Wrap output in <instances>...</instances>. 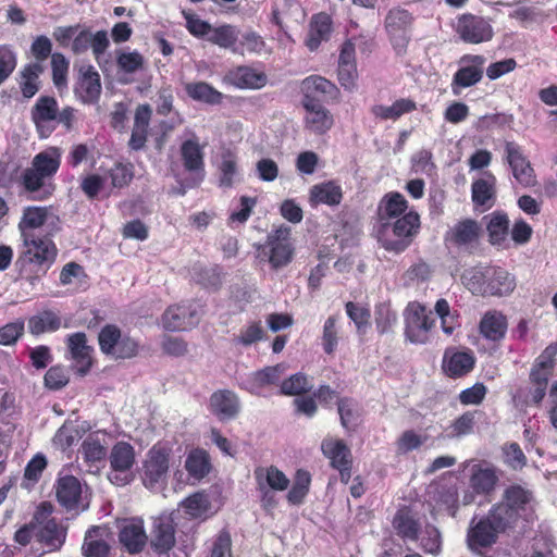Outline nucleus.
<instances>
[{
	"mask_svg": "<svg viewBox=\"0 0 557 557\" xmlns=\"http://www.w3.org/2000/svg\"><path fill=\"white\" fill-rule=\"evenodd\" d=\"M397 533L407 540H416L418 536L419 524L408 511L399 510L393 521Z\"/></svg>",
	"mask_w": 557,
	"mask_h": 557,
	"instance_id": "nucleus-62",
	"label": "nucleus"
},
{
	"mask_svg": "<svg viewBox=\"0 0 557 557\" xmlns=\"http://www.w3.org/2000/svg\"><path fill=\"white\" fill-rule=\"evenodd\" d=\"M100 351L117 359H132L139 354V342L128 334H123L115 324H106L98 334Z\"/></svg>",
	"mask_w": 557,
	"mask_h": 557,
	"instance_id": "nucleus-4",
	"label": "nucleus"
},
{
	"mask_svg": "<svg viewBox=\"0 0 557 557\" xmlns=\"http://www.w3.org/2000/svg\"><path fill=\"white\" fill-rule=\"evenodd\" d=\"M504 498L503 504L492 509V518L498 525H510L518 517H528L532 511V494L519 485L507 488Z\"/></svg>",
	"mask_w": 557,
	"mask_h": 557,
	"instance_id": "nucleus-3",
	"label": "nucleus"
},
{
	"mask_svg": "<svg viewBox=\"0 0 557 557\" xmlns=\"http://www.w3.org/2000/svg\"><path fill=\"white\" fill-rule=\"evenodd\" d=\"M184 468L187 471L188 480L195 484L209 474L212 463L208 455H187Z\"/></svg>",
	"mask_w": 557,
	"mask_h": 557,
	"instance_id": "nucleus-47",
	"label": "nucleus"
},
{
	"mask_svg": "<svg viewBox=\"0 0 557 557\" xmlns=\"http://www.w3.org/2000/svg\"><path fill=\"white\" fill-rule=\"evenodd\" d=\"M304 91L302 101L315 100L322 103L323 101L336 100L339 96L337 86L320 75H310L301 83Z\"/></svg>",
	"mask_w": 557,
	"mask_h": 557,
	"instance_id": "nucleus-21",
	"label": "nucleus"
},
{
	"mask_svg": "<svg viewBox=\"0 0 557 557\" xmlns=\"http://www.w3.org/2000/svg\"><path fill=\"white\" fill-rule=\"evenodd\" d=\"M414 21V15L401 7H394L386 13L384 29L397 54L406 52Z\"/></svg>",
	"mask_w": 557,
	"mask_h": 557,
	"instance_id": "nucleus-6",
	"label": "nucleus"
},
{
	"mask_svg": "<svg viewBox=\"0 0 557 557\" xmlns=\"http://www.w3.org/2000/svg\"><path fill=\"white\" fill-rule=\"evenodd\" d=\"M337 322L336 315H330L323 324L321 345L326 355H333L337 349L339 343Z\"/></svg>",
	"mask_w": 557,
	"mask_h": 557,
	"instance_id": "nucleus-57",
	"label": "nucleus"
},
{
	"mask_svg": "<svg viewBox=\"0 0 557 557\" xmlns=\"http://www.w3.org/2000/svg\"><path fill=\"white\" fill-rule=\"evenodd\" d=\"M210 410L220 420L235 418L239 411L236 394L228 389L214 392L210 397Z\"/></svg>",
	"mask_w": 557,
	"mask_h": 557,
	"instance_id": "nucleus-30",
	"label": "nucleus"
},
{
	"mask_svg": "<svg viewBox=\"0 0 557 557\" xmlns=\"http://www.w3.org/2000/svg\"><path fill=\"white\" fill-rule=\"evenodd\" d=\"M397 312L392 308L389 301H383L374 308V322L379 334H387L393 331L397 324Z\"/></svg>",
	"mask_w": 557,
	"mask_h": 557,
	"instance_id": "nucleus-48",
	"label": "nucleus"
},
{
	"mask_svg": "<svg viewBox=\"0 0 557 557\" xmlns=\"http://www.w3.org/2000/svg\"><path fill=\"white\" fill-rule=\"evenodd\" d=\"M337 410L341 423L346 430H355L361 423V408L354 398H339L337 400Z\"/></svg>",
	"mask_w": 557,
	"mask_h": 557,
	"instance_id": "nucleus-45",
	"label": "nucleus"
},
{
	"mask_svg": "<svg viewBox=\"0 0 557 557\" xmlns=\"http://www.w3.org/2000/svg\"><path fill=\"white\" fill-rule=\"evenodd\" d=\"M306 111L304 117L305 128L315 135H324L334 124L332 113L319 101H302Z\"/></svg>",
	"mask_w": 557,
	"mask_h": 557,
	"instance_id": "nucleus-20",
	"label": "nucleus"
},
{
	"mask_svg": "<svg viewBox=\"0 0 557 557\" xmlns=\"http://www.w3.org/2000/svg\"><path fill=\"white\" fill-rule=\"evenodd\" d=\"M268 256V261L273 270L282 269L288 265L295 253L294 246L290 242V227L281 225L273 230L267 236L263 250Z\"/></svg>",
	"mask_w": 557,
	"mask_h": 557,
	"instance_id": "nucleus-8",
	"label": "nucleus"
},
{
	"mask_svg": "<svg viewBox=\"0 0 557 557\" xmlns=\"http://www.w3.org/2000/svg\"><path fill=\"white\" fill-rule=\"evenodd\" d=\"M66 346L70 359L73 360V369L79 376H85L92 368L91 354L94 348L87 344V336L84 332H76L67 335Z\"/></svg>",
	"mask_w": 557,
	"mask_h": 557,
	"instance_id": "nucleus-16",
	"label": "nucleus"
},
{
	"mask_svg": "<svg viewBox=\"0 0 557 557\" xmlns=\"http://www.w3.org/2000/svg\"><path fill=\"white\" fill-rule=\"evenodd\" d=\"M552 374V370L540 369V367L532 366L529 377L533 385V388L530 391V396L534 404H540L544 399Z\"/></svg>",
	"mask_w": 557,
	"mask_h": 557,
	"instance_id": "nucleus-52",
	"label": "nucleus"
},
{
	"mask_svg": "<svg viewBox=\"0 0 557 557\" xmlns=\"http://www.w3.org/2000/svg\"><path fill=\"white\" fill-rule=\"evenodd\" d=\"M490 267H472L461 274V282L473 295L486 296Z\"/></svg>",
	"mask_w": 557,
	"mask_h": 557,
	"instance_id": "nucleus-44",
	"label": "nucleus"
},
{
	"mask_svg": "<svg viewBox=\"0 0 557 557\" xmlns=\"http://www.w3.org/2000/svg\"><path fill=\"white\" fill-rule=\"evenodd\" d=\"M436 508L445 510L451 517L456 516L458 508V487L456 484L442 486L436 492Z\"/></svg>",
	"mask_w": 557,
	"mask_h": 557,
	"instance_id": "nucleus-55",
	"label": "nucleus"
},
{
	"mask_svg": "<svg viewBox=\"0 0 557 557\" xmlns=\"http://www.w3.org/2000/svg\"><path fill=\"white\" fill-rule=\"evenodd\" d=\"M108 532L101 527H91L85 534L82 546L85 557H108L110 545L107 541Z\"/></svg>",
	"mask_w": 557,
	"mask_h": 557,
	"instance_id": "nucleus-35",
	"label": "nucleus"
},
{
	"mask_svg": "<svg viewBox=\"0 0 557 557\" xmlns=\"http://www.w3.org/2000/svg\"><path fill=\"white\" fill-rule=\"evenodd\" d=\"M312 388L307 374L297 372L284 379L280 384V393L285 396H301Z\"/></svg>",
	"mask_w": 557,
	"mask_h": 557,
	"instance_id": "nucleus-53",
	"label": "nucleus"
},
{
	"mask_svg": "<svg viewBox=\"0 0 557 557\" xmlns=\"http://www.w3.org/2000/svg\"><path fill=\"white\" fill-rule=\"evenodd\" d=\"M134 165L131 162H115L108 171L113 188L122 189L127 187L134 178Z\"/></svg>",
	"mask_w": 557,
	"mask_h": 557,
	"instance_id": "nucleus-59",
	"label": "nucleus"
},
{
	"mask_svg": "<svg viewBox=\"0 0 557 557\" xmlns=\"http://www.w3.org/2000/svg\"><path fill=\"white\" fill-rule=\"evenodd\" d=\"M21 184L24 190L29 194L28 199L35 201L49 199L55 190V184L48 181L44 175L38 174L32 166L23 171Z\"/></svg>",
	"mask_w": 557,
	"mask_h": 557,
	"instance_id": "nucleus-25",
	"label": "nucleus"
},
{
	"mask_svg": "<svg viewBox=\"0 0 557 557\" xmlns=\"http://www.w3.org/2000/svg\"><path fill=\"white\" fill-rule=\"evenodd\" d=\"M286 370L284 363L265 367L252 373L250 383L253 388H262L269 385H275L280 382L283 373Z\"/></svg>",
	"mask_w": 557,
	"mask_h": 557,
	"instance_id": "nucleus-54",
	"label": "nucleus"
},
{
	"mask_svg": "<svg viewBox=\"0 0 557 557\" xmlns=\"http://www.w3.org/2000/svg\"><path fill=\"white\" fill-rule=\"evenodd\" d=\"M119 541L128 554L141 553L148 542L144 520L139 517H133L120 521Z\"/></svg>",
	"mask_w": 557,
	"mask_h": 557,
	"instance_id": "nucleus-13",
	"label": "nucleus"
},
{
	"mask_svg": "<svg viewBox=\"0 0 557 557\" xmlns=\"http://www.w3.org/2000/svg\"><path fill=\"white\" fill-rule=\"evenodd\" d=\"M475 362L476 359L471 349L447 348L443 356L442 369L448 377L460 379L474 369Z\"/></svg>",
	"mask_w": 557,
	"mask_h": 557,
	"instance_id": "nucleus-17",
	"label": "nucleus"
},
{
	"mask_svg": "<svg viewBox=\"0 0 557 557\" xmlns=\"http://www.w3.org/2000/svg\"><path fill=\"white\" fill-rule=\"evenodd\" d=\"M456 33L465 42L474 45L490 41L494 35L493 27L488 21L470 13L458 17Z\"/></svg>",
	"mask_w": 557,
	"mask_h": 557,
	"instance_id": "nucleus-11",
	"label": "nucleus"
},
{
	"mask_svg": "<svg viewBox=\"0 0 557 557\" xmlns=\"http://www.w3.org/2000/svg\"><path fill=\"white\" fill-rule=\"evenodd\" d=\"M76 98L84 104H95L101 95V79L91 64L82 65L74 86Z\"/></svg>",
	"mask_w": 557,
	"mask_h": 557,
	"instance_id": "nucleus-14",
	"label": "nucleus"
},
{
	"mask_svg": "<svg viewBox=\"0 0 557 557\" xmlns=\"http://www.w3.org/2000/svg\"><path fill=\"white\" fill-rule=\"evenodd\" d=\"M82 438L79 429L73 423H64L53 436L55 449L65 451Z\"/></svg>",
	"mask_w": 557,
	"mask_h": 557,
	"instance_id": "nucleus-58",
	"label": "nucleus"
},
{
	"mask_svg": "<svg viewBox=\"0 0 557 557\" xmlns=\"http://www.w3.org/2000/svg\"><path fill=\"white\" fill-rule=\"evenodd\" d=\"M181 507L190 518L206 519L210 513L211 504L208 495L203 492H197L185 498L181 503Z\"/></svg>",
	"mask_w": 557,
	"mask_h": 557,
	"instance_id": "nucleus-46",
	"label": "nucleus"
},
{
	"mask_svg": "<svg viewBox=\"0 0 557 557\" xmlns=\"http://www.w3.org/2000/svg\"><path fill=\"white\" fill-rule=\"evenodd\" d=\"M114 436L103 430H97L87 435L82 444L83 453H107L113 444Z\"/></svg>",
	"mask_w": 557,
	"mask_h": 557,
	"instance_id": "nucleus-56",
	"label": "nucleus"
},
{
	"mask_svg": "<svg viewBox=\"0 0 557 557\" xmlns=\"http://www.w3.org/2000/svg\"><path fill=\"white\" fill-rule=\"evenodd\" d=\"M311 474L304 469L296 471L293 485L287 493V500L290 505L298 506L304 503L309 493Z\"/></svg>",
	"mask_w": 557,
	"mask_h": 557,
	"instance_id": "nucleus-49",
	"label": "nucleus"
},
{
	"mask_svg": "<svg viewBox=\"0 0 557 557\" xmlns=\"http://www.w3.org/2000/svg\"><path fill=\"white\" fill-rule=\"evenodd\" d=\"M110 46L108 33L98 30L91 33L89 28H79L74 35L71 44V51L75 55L84 54L91 49L96 60H99Z\"/></svg>",
	"mask_w": 557,
	"mask_h": 557,
	"instance_id": "nucleus-15",
	"label": "nucleus"
},
{
	"mask_svg": "<svg viewBox=\"0 0 557 557\" xmlns=\"http://www.w3.org/2000/svg\"><path fill=\"white\" fill-rule=\"evenodd\" d=\"M207 40L220 48L236 51L235 44L238 40V30L231 24L212 27Z\"/></svg>",
	"mask_w": 557,
	"mask_h": 557,
	"instance_id": "nucleus-50",
	"label": "nucleus"
},
{
	"mask_svg": "<svg viewBox=\"0 0 557 557\" xmlns=\"http://www.w3.org/2000/svg\"><path fill=\"white\" fill-rule=\"evenodd\" d=\"M408 201L403 194L398 191H389L380 200L376 215L379 225L383 222H389L407 213Z\"/></svg>",
	"mask_w": 557,
	"mask_h": 557,
	"instance_id": "nucleus-28",
	"label": "nucleus"
},
{
	"mask_svg": "<svg viewBox=\"0 0 557 557\" xmlns=\"http://www.w3.org/2000/svg\"><path fill=\"white\" fill-rule=\"evenodd\" d=\"M44 66L37 62H32L21 70L18 86L24 98H33L40 89V74Z\"/></svg>",
	"mask_w": 557,
	"mask_h": 557,
	"instance_id": "nucleus-40",
	"label": "nucleus"
},
{
	"mask_svg": "<svg viewBox=\"0 0 557 557\" xmlns=\"http://www.w3.org/2000/svg\"><path fill=\"white\" fill-rule=\"evenodd\" d=\"M17 66V53L10 45H0V86L14 73Z\"/></svg>",
	"mask_w": 557,
	"mask_h": 557,
	"instance_id": "nucleus-63",
	"label": "nucleus"
},
{
	"mask_svg": "<svg viewBox=\"0 0 557 557\" xmlns=\"http://www.w3.org/2000/svg\"><path fill=\"white\" fill-rule=\"evenodd\" d=\"M506 527L507 525H498L491 513L487 520H481L474 527L470 528L467 536L469 547L476 549L492 545L496 541L497 532L504 530Z\"/></svg>",
	"mask_w": 557,
	"mask_h": 557,
	"instance_id": "nucleus-27",
	"label": "nucleus"
},
{
	"mask_svg": "<svg viewBox=\"0 0 557 557\" xmlns=\"http://www.w3.org/2000/svg\"><path fill=\"white\" fill-rule=\"evenodd\" d=\"M498 481V476L493 468L480 467L475 469L470 478V484L478 494H488Z\"/></svg>",
	"mask_w": 557,
	"mask_h": 557,
	"instance_id": "nucleus-51",
	"label": "nucleus"
},
{
	"mask_svg": "<svg viewBox=\"0 0 557 557\" xmlns=\"http://www.w3.org/2000/svg\"><path fill=\"white\" fill-rule=\"evenodd\" d=\"M58 100L53 96H40L30 109V120L39 138H48L55 131Z\"/></svg>",
	"mask_w": 557,
	"mask_h": 557,
	"instance_id": "nucleus-10",
	"label": "nucleus"
},
{
	"mask_svg": "<svg viewBox=\"0 0 557 557\" xmlns=\"http://www.w3.org/2000/svg\"><path fill=\"white\" fill-rule=\"evenodd\" d=\"M404 335L412 344H425L435 326L432 312L419 301H410L404 310Z\"/></svg>",
	"mask_w": 557,
	"mask_h": 557,
	"instance_id": "nucleus-7",
	"label": "nucleus"
},
{
	"mask_svg": "<svg viewBox=\"0 0 557 557\" xmlns=\"http://www.w3.org/2000/svg\"><path fill=\"white\" fill-rule=\"evenodd\" d=\"M496 177L487 171L483 177L472 182L471 200L475 209L483 211L490 210L496 202Z\"/></svg>",
	"mask_w": 557,
	"mask_h": 557,
	"instance_id": "nucleus-24",
	"label": "nucleus"
},
{
	"mask_svg": "<svg viewBox=\"0 0 557 557\" xmlns=\"http://www.w3.org/2000/svg\"><path fill=\"white\" fill-rule=\"evenodd\" d=\"M205 145L199 143V138L193 134L190 138L182 141L180 146V157L184 170L195 176L196 184H200L205 178Z\"/></svg>",
	"mask_w": 557,
	"mask_h": 557,
	"instance_id": "nucleus-12",
	"label": "nucleus"
},
{
	"mask_svg": "<svg viewBox=\"0 0 557 557\" xmlns=\"http://www.w3.org/2000/svg\"><path fill=\"white\" fill-rule=\"evenodd\" d=\"M219 171V185L224 188L232 187L238 173V166L236 157L231 151L222 156Z\"/></svg>",
	"mask_w": 557,
	"mask_h": 557,
	"instance_id": "nucleus-60",
	"label": "nucleus"
},
{
	"mask_svg": "<svg viewBox=\"0 0 557 557\" xmlns=\"http://www.w3.org/2000/svg\"><path fill=\"white\" fill-rule=\"evenodd\" d=\"M488 242L492 246H504L509 234V218L503 210H496L484 216Z\"/></svg>",
	"mask_w": 557,
	"mask_h": 557,
	"instance_id": "nucleus-32",
	"label": "nucleus"
},
{
	"mask_svg": "<svg viewBox=\"0 0 557 557\" xmlns=\"http://www.w3.org/2000/svg\"><path fill=\"white\" fill-rule=\"evenodd\" d=\"M185 91L195 101L211 106L221 104L224 95L207 82H193L185 85Z\"/></svg>",
	"mask_w": 557,
	"mask_h": 557,
	"instance_id": "nucleus-42",
	"label": "nucleus"
},
{
	"mask_svg": "<svg viewBox=\"0 0 557 557\" xmlns=\"http://www.w3.org/2000/svg\"><path fill=\"white\" fill-rule=\"evenodd\" d=\"M169 469L166 455H148L144 461L143 481L148 488H153L162 482Z\"/></svg>",
	"mask_w": 557,
	"mask_h": 557,
	"instance_id": "nucleus-37",
	"label": "nucleus"
},
{
	"mask_svg": "<svg viewBox=\"0 0 557 557\" xmlns=\"http://www.w3.org/2000/svg\"><path fill=\"white\" fill-rule=\"evenodd\" d=\"M255 479L258 490L269 488L276 492H283L289 486L287 475L274 466L259 467L255 470Z\"/></svg>",
	"mask_w": 557,
	"mask_h": 557,
	"instance_id": "nucleus-34",
	"label": "nucleus"
},
{
	"mask_svg": "<svg viewBox=\"0 0 557 557\" xmlns=\"http://www.w3.org/2000/svg\"><path fill=\"white\" fill-rule=\"evenodd\" d=\"M41 541L51 549H59L65 541V532L54 520H48L40 530Z\"/></svg>",
	"mask_w": 557,
	"mask_h": 557,
	"instance_id": "nucleus-61",
	"label": "nucleus"
},
{
	"mask_svg": "<svg viewBox=\"0 0 557 557\" xmlns=\"http://www.w3.org/2000/svg\"><path fill=\"white\" fill-rule=\"evenodd\" d=\"M482 234L483 230L479 221L465 218L448 227L443 240L447 249L471 255L480 246Z\"/></svg>",
	"mask_w": 557,
	"mask_h": 557,
	"instance_id": "nucleus-5",
	"label": "nucleus"
},
{
	"mask_svg": "<svg viewBox=\"0 0 557 557\" xmlns=\"http://www.w3.org/2000/svg\"><path fill=\"white\" fill-rule=\"evenodd\" d=\"M176 543L175 524L170 515L154 517L151 527L150 545L154 553L166 554Z\"/></svg>",
	"mask_w": 557,
	"mask_h": 557,
	"instance_id": "nucleus-18",
	"label": "nucleus"
},
{
	"mask_svg": "<svg viewBox=\"0 0 557 557\" xmlns=\"http://www.w3.org/2000/svg\"><path fill=\"white\" fill-rule=\"evenodd\" d=\"M57 498L66 509H75L82 496V484L73 475L60 478L57 483Z\"/></svg>",
	"mask_w": 557,
	"mask_h": 557,
	"instance_id": "nucleus-36",
	"label": "nucleus"
},
{
	"mask_svg": "<svg viewBox=\"0 0 557 557\" xmlns=\"http://www.w3.org/2000/svg\"><path fill=\"white\" fill-rule=\"evenodd\" d=\"M15 260V270L21 280L35 285L51 269L57 260L59 249L47 235H25Z\"/></svg>",
	"mask_w": 557,
	"mask_h": 557,
	"instance_id": "nucleus-1",
	"label": "nucleus"
},
{
	"mask_svg": "<svg viewBox=\"0 0 557 557\" xmlns=\"http://www.w3.org/2000/svg\"><path fill=\"white\" fill-rule=\"evenodd\" d=\"M332 33V18L329 14L321 12L314 14L309 24L306 38V46L310 51H315L323 41H327Z\"/></svg>",
	"mask_w": 557,
	"mask_h": 557,
	"instance_id": "nucleus-31",
	"label": "nucleus"
},
{
	"mask_svg": "<svg viewBox=\"0 0 557 557\" xmlns=\"http://www.w3.org/2000/svg\"><path fill=\"white\" fill-rule=\"evenodd\" d=\"M507 161L512 170L517 182L525 187L533 186L535 183L534 170L529 160L523 156L521 148L512 141L505 146Z\"/></svg>",
	"mask_w": 557,
	"mask_h": 557,
	"instance_id": "nucleus-23",
	"label": "nucleus"
},
{
	"mask_svg": "<svg viewBox=\"0 0 557 557\" xmlns=\"http://www.w3.org/2000/svg\"><path fill=\"white\" fill-rule=\"evenodd\" d=\"M420 215L409 211L389 222H383L376 230L380 245L388 252L401 253L409 248L420 232Z\"/></svg>",
	"mask_w": 557,
	"mask_h": 557,
	"instance_id": "nucleus-2",
	"label": "nucleus"
},
{
	"mask_svg": "<svg viewBox=\"0 0 557 557\" xmlns=\"http://www.w3.org/2000/svg\"><path fill=\"white\" fill-rule=\"evenodd\" d=\"M223 82L238 89H260L267 85L268 77L265 73L251 66L239 65L228 70Z\"/></svg>",
	"mask_w": 557,
	"mask_h": 557,
	"instance_id": "nucleus-22",
	"label": "nucleus"
},
{
	"mask_svg": "<svg viewBox=\"0 0 557 557\" xmlns=\"http://www.w3.org/2000/svg\"><path fill=\"white\" fill-rule=\"evenodd\" d=\"M69 382V370L62 364L50 367L44 376L45 386L50 391H59L65 387Z\"/></svg>",
	"mask_w": 557,
	"mask_h": 557,
	"instance_id": "nucleus-64",
	"label": "nucleus"
},
{
	"mask_svg": "<svg viewBox=\"0 0 557 557\" xmlns=\"http://www.w3.org/2000/svg\"><path fill=\"white\" fill-rule=\"evenodd\" d=\"M417 109V103L408 98H400L393 102L392 106L376 104L371 109L372 114L380 120L396 121L401 115L410 113Z\"/></svg>",
	"mask_w": 557,
	"mask_h": 557,
	"instance_id": "nucleus-43",
	"label": "nucleus"
},
{
	"mask_svg": "<svg viewBox=\"0 0 557 557\" xmlns=\"http://www.w3.org/2000/svg\"><path fill=\"white\" fill-rule=\"evenodd\" d=\"M162 326L170 332H183L199 323L196 309L187 305H173L166 308L161 317Z\"/></svg>",
	"mask_w": 557,
	"mask_h": 557,
	"instance_id": "nucleus-19",
	"label": "nucleus"
},
{
	"mask_svg": "<svg viewBox=\"0 0 557 557\" xmlns=\"http://www.w3.org/2000/svg\"><path fill=\"white\" fill-rule=\"evenodd\" d=\"M486 58L482 54H463L459 60V69L451 79V91L459 96L462 89L475 86L484 75Z\"/></svg>",
	"mask_w": 557,
	"mask_h": 557,
	"instance_id": "nucleus-9",
	"label": "nucleus"
},
{
	"mask_svg": "<svg viewBox=\"0 0 557 557\" xmlns=\"http://www.w3.org/2000/svg\"><path fill=\"white\" fill-rule=\"evenodd\" d=\"M61 165V152L57 147L49 148L37 153L32 161V168L38 174L44 175L48 181L52 182Z\"/></svg>",
	"mask_w": 557,
	"mask_h": 557,
	"instance_id": "nucleus-38",
	"label": "nucleus"
},
{
	"mask_svg": "<svg viewBox=\"0 0 557 557\" xmlns=\"http://www.w3.org/2000/svg\"><path fill=\"white\" fill-rule=\"evenodd\" d=\"M27 327L34 336L53 333L62 327V318L58 311L44 309L28 318Z\"/></svg>",
	"mask_w": 557,
	"mask_h": 557,
	"instance_id": "nucleus-33",
	"label": "nucleus"
},
{
	"mask_svg": "<svg viewBox=\"0 0 557 557\" xmlns=\"http://www.w3.org/2000/svg\"><path fill=\"white\" fill-rule=\"evenodd\" d=\"M515 288V281L506 271L500 267H490L488 278L486 281V296H503L512 292Z\"/></svg>",
	"mask_w": 557,
	"mask_h": 557,
	"instance_id": "nucleus-39",
	"label": "nucleus"
},
{
	"mask_svg": "<svg viewBox=\"0 0 557 557\" xmlns=\"http://www.w3.org/2000/svg\"><path fill=\"white\" fill-rule=\"evenodd\" d=\"M342 186L334 180L314 184L309 189L308 202L311 208L320 205L336 207L343 200Z\"/></svg>",
	"mask_w": 557,
	"mask_h": 557,
	"instance_id": "nucleus-26",
	"label": "nucleus"
},
{
	"mask_svg": "<svg viewBox=\"0 0 557 557\" xmlns=\"http://www.w3.org/2000/svg\"><path fill=\"white\" fill-rule=\"evenodd\" d=\"M508 321L504 313L497 310L486 311L479 324L480 334L487 341L500 342L505 338Z\"/></svg>",
	"mask_w": 557,
	"mask_h": 557,
	"instance_id": "nucleus-29",
	"label": "nucleus"
},
{
	"mask_svg": "<svg viewBox=\"0 0 557 557\" xmlns=\"http://www.w3.org/2000/svg\"><path fill=\"white\" fill-rule=\"evenodd\" d=\"M48 216V207H25L23 210V215L18 222L21 237H25V235H36L33 231L41 227L46 223Z\"/></svg>",
	"mask_w": 557,
	"mask_h": 557,
	"instance_id": "nucleus-41",
	"label": "nucleus"
}]
</instances>
